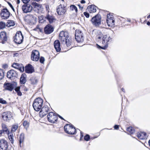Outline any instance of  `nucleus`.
<instances>
[{
  "label": "nucleus",
  "mask_w": 150,
  "mask_h": 150,
  "mask_svg": "<svg viewBox=\"0 0 150 150\" xmlns=\"http://www.w3.org/2000/svg\"><path fill=\"white\" fill-rule=\"evenodd\" d=\"M18 127V125H13L11 127V132H16Z\"/></svg>",
  "instance_id": "34"
},
{
  "label": "nucleus",
  "mask_w": 150,
  "mask_h": 150,
  "mask_svg": "<svg viewBox=\"0 0 150 150\" xmlns=\"http://www.w3.org/2000/svg\"><path fill=\"white\" fill-rule=\"evenodd\" d=\"M146 24L147 25H149V26H150V22L149 21H148L147 23H146Z\"/></svg>",
  "instance_id": "63"
},
{
  "label": "nucleus",
  "mask_w": 150,
  "mask_h": 150,
  "mask_svg": "<svg viewBox=\"0 0 150 150\" xmlns=\"http://www.w3.org/2000/svg\"><path fill=\"white\" fill-rule=\"evenodd\" d=\"M7 3H8V5H9V6H10V7L14 11H15L14 9L13 6L9 2H7Z\"/></svg>",
  "instance_id": "50"
},
{
  "label": "nucleus",
  "mask_w": 150,
  "mask_h": 150,
  "mask_svg": "<svg viewBox=\"0 0 150 150\" xmlns=\"http://www.w3.org/2000/svg\"><path fill=\"white\" fill-rule=\"evenodd\" d=\"M18 76V73L13 69L8 71L7 74V77L11 80H13Z\"/></svg>",
  "instance_id": "9"
},
{
  "label": "nucleus",
  "mask_w": 150,
  "mask_h": 150,
  "mask_svg": "<svg viewBox=\"0 0 150 150\" xmlns=\"http://www.w3.org/2000/svg\"><path fill=\"white\" fill-rule=\"evenodd\" d=\"M83 14L85 17L87 18H88L90 16L89 14L87 12H85L83 13Z\"/></svg>",
  "instance_id": "49"
},
{
  "label": "nucleus",
  "mask_w": 150,
  "mask_h": 150,
  "mask_svg": "<svg viewBox=\"0 0 150 150\" xmlns=\"http://www.w3.org/2000/svg\"><path fill=\"white\" fill-rule=\"evenodd\" d=\"M65 36H66V35L64 31H62L60 32L59 34V37H63Z\"/></svg>",
  "instance_id": "46"
},
{
  "label": "nucleus",
  "mask_w": 150,
  "mask_h": 150,
  "mask_svg": "<svg viewBox=\"0 0 150 150\" xmlns=\"http://www.w3.org/2000/svg\"><path fill=\"white\" fill-rule=\"evenodd\" d=\"M41 109L39 113V115L40 117H43L49 113L50 108L46 104Z\"/></svg>",
  "instance_id": "5"
},
{
  "label": "nucleus",
  "mask_w": 150,
  "mask_h": 150,
  "mask_svg": "<svg viewBox=\"0 0 150 150\" xmlns=\"http://www.w3.org/2000/svg\"><path fill=\"white\" fill-rule=\"evenodd\" d=\"M2 67L4 69H6L8 67V65L6 64H4L3 65Z\"/></svg>",
  "instance_id": "55"
},
{
  "label": "nucleus",
  "mask_w": 150,
  "mask_h": 150,
  "mask_svg": "<svg viewBox=\"0 0 150 150\" xmlns=\"http://www.w3.org/2000/svg\"><path fill=\"white\" fill-rule=\"evenodd\" d=\"M3 120L6 122H9L12 119L13 115L11 112L7 111L3 113L1 116Z\"/></svg>",
  "instance_id": "8"
},
{
  "label": "nucleus",
  "mask_w": 150,
  "mask_h": 150,
  "mask_svg": "<svg viewBox=\"0 0 150 150\" xmlns=\"http://www.w3.org/2000/svg\"><path fill=\"white\" fill-rule=\"evenodd\" d=\"M97 137H92L90 138V139H91V140H93L94 139L96 138Z\"/></svg>",
  "instance_id": "61"
},
{
  "label": "nucleus",
  "mask_w": 150,
  "mask_h": 150,
  "mask_svg": "<svg viewBox=\"0 0 150 150\" xmlns=\"http://www.w3.org/2000/svg\"><path fill=\"white\" fill-rule=\"evenodd\" d=\"M127 130L128 134H133L135 131L134 128L131 126L128 127L127 129Z\"/></svg>",
  "instance_id": "28"
},
{
  "label": "nucleus",
  "mask_w": 150,
  "mask_h": 150,
  "mask_svg": "<svg viewBox=\"0 0 150 150\" xmlns=\"http://www.w3.org/2000/svg\"><path fill=\"white\" fill-rule=\"evenodd\" d=\"M23 126L26 128L28 127L29 125L27 121H25L23 123Z\"/></svg>",
  "instance_id": "47"
},
{
  "label": "nucleus",
  "mask_w": 150,
  "mask_h": 150,
  "mask_svg": "<svg viewBox=\"0 0 150 150\" xmlns=\"http://www.w3.org/2000/svg\"><path fill=\"white\" fill-rule=\"evenodd\" d=\"M110 37L108 36L107 35H104L102 37V43L104 45H107V47L108 46V43Z\"/></svg>",
  "instance_id": "20"
},
{
  "label": "nucleus",
  "mask_w": 150,
  "mask_h": 150,
  "mask_svg": "<svg viewBox=\"0 0 150 150\" xmlns=\"http://www.w3.org/2000/svg\"><path fill=\"white\" fill-rule=\"evenodd\" d=\"M6 26V24L3 22H0V29H2L4 28Z\"/></svg>",
  "instance_id": "41"
},
{
  "label": "nucleus",
  "mask_w": 150,
  "mask_h": 150,
  "mask_svg": "<svg viewBox=\"0 0 150 150\" xmlns=\"http://www.w3.org/2000/svg\"><path fill=\"white\" fill-rule=\"evenodd\" d=\"M30 0H22L23 3L25 4H27L29 2Z\"/></svg>",
  "instance_id": "53"
},
{
  "label": "nucleus",
  "mask_w": 150,
  "mask_h": 150,
  "mask_svg": "<svg viewBox=\"0 0 150 150\" xmlns=\"http://www.w3.org/2000/svg\"><path fill=\"white\" fill-rule=\"evenodd\" d=\"M83 137V133L82 132H80V141H81L82 140V139Z\"/></svg>",
  "instance_id": "51"
},
{
  "label": "nucleus",
  "mask_w": 150,
  "mask_h": 150,
  "mask_svg": "<svg viewBox=\"0 0 150 150\" xmlns=\"http://www.w3.org/2000/svg\"><path fill=\"white\" fill-rule=\"evenodd\" d=\"M8 138L12 144H13L14 142V136L13 133L10 132L7 134Z\"/></svg>",
  "instance_id": "26"
},
{
  "label": "nucleus",
  "mask_w": 150,
  "mask_h": 150,
  "mask_svg": "<svg viewBox=\"0 0 150 150\" xmlns=\"http://www.w3.org/2000/svg\"><path fill=\"white\" fill-rule=\"evenodd\" d=\"M84 139L85 141H88L90 139V136L89 134H86L84 136Z\"/></svg>",
  "instance_id": "42"
},
{
  "label": "nucleus",
  "mask_w": 150,
  "mask_h": 150,
  "mask_svg": "<svg viewBox=\"0 0 150 150\" xmlns=\"http://www.w3.org/2000/svg\"><path fill=\"white\" fill-rule=\"evenodd\" d=\"M2 130L4 132H5L7 134L10 133L8 128L7 127L6 125L4 124H2Z\"/></svg>",
  "instance_id": "30"
},
{
  "label": "nucleus",
  "mask_w": 150,
  "mask_h": 150,
  "mask_svg": "<svg viewBox=\"0 0 150 150\" xmlns=\"http://www.w3.org/2000/svg\"><path fill=\"white\" fill-rule=\"evenodd\" d=\"M27 75L25 73L23 74L20 78V83L21 84H24L26 82Z\"/></svg>",
  "instance_id": "21"
},
{
  "label": "nucleus",
  "mask_w": 150,
  "mask_h": 150,
  "mask_svg": "<svg viewBox=\"0 0 150 150\" xmlns=\"http://www.w3.org/2000/svg\"><path fill=\"white\" fill-rule=\"evenodd\" d=\"M4 70L2 69H0V80H1L4 78Z\"/></svg>",
  "instance_id": "38"
},
{
  "label": "nucleus",
  "mask_w": 150,
  "mask_h": 150,
  "mask_svg": "<svg viewBox=\"0 0 150 150\" xmlns=\"http://www.w3.org/2000/svg\"><path fill=\"white\" fill-rule=\"evenodd\" d=\"M97 7L94 5H92L89 6L87 8L88 11H89L90 13H94L96 11V8Z\"/></svg>",
  "instance_id": "24"
},
{
  "label": "nucleus",
  "mask_w": 150,
  "mask_h": 150,
  "mask_svg": "<svg viewBox=\"0 0 150 150\" xmlns=\"http://www.w3.org/2000/svg\"><path fill=\"white\" fill-rule=\"evenodd\" d=\"M31 58L33 61H38L40 58V53L39 51L37 50H33L32 52Z\"/></svg>",
  "instance_id": "14"
},
{
  "label": "nucleus",
  "mask_w": 150,
  "mask_h": 150,
  "mask_svg": "<svg viewBox=\"0 0 150 150\" xmlns=\"http://www.w3.org/2000/svg\"><path fill=\"white\" fill-rule=\"evenodd\" d=\"M4 132L2 130H0V136Z\"/></svg>",
  "instance_id": "60"
},
{
  "label": "nucleus",
  "mask_w": 150,
  "mask_h": 150,
  "mask_svg": "<svg viewBox=\"0 0 150 150\" xmlns=\"http://www.w3.org/2000/svg\"><path fill=\"white\" fill-rule=\"evenodd\" d=\"M86 3V1L84 0H82L81 1V4H84Z\"/></svg>",
  "instance_id": "58"
},
{
  "label": "nucleus",
  "mask_w": 150,
  "mask_h": 150,
  "mask_svg": "<svg viewBox=\"0 0 150 150\" xmlns=\"http://www.w3.org/2000/svg\"><path fill=\"white\" fill-rule=\"evenodd\" d=\"M0 103L2 104H6V101L3 99L2 98H0Z\"/></svg>",
  "instance_id": "48"
},
{
  "label": "nucleus",
  "mask_w": 150,
  "mask_h": 150,
  "mask_svg": "<svg viewBox=\"0 0 150 150\" xmlns=\"http://www.w3.org/2000/svg\"><path fill=\"white\" fill-rule=\"evenodd\" d=\"M10 13L6 8L3 9L0 12L1 17L2 18L4 19L8 18L10 16Z\"/></svg>",
  "instance_id": "11"
},
{
  "label": "nucleus",
  "mask_w": 150,
  "mask_h": 150,
  "mask_svg": "<svg viewBox=\"0 0 150 150\" xmlns=\"http://www.w3.org/2000/svg\"><path fill=\"white\" fill-rule=\"evenodd\" d=\"M28 89L26 87L24 86H21V91H24V93L28 91Z\"/></svg>",
  "instance_id": "43"
},
{
  "label": "nucleus",
  "mask_w": 150,
  "mask_h": 150,
  "mask_svg": "<svg viewBox=\"0 0 150 150\" xmlns=\"http://www.w3.org/2000/svg\"><path fill=\"white\" fill-rule=\"evenodd\" d=\"M54 48L57 52H59L61 51L60 42L58 40H55L54 43Z\"/></svg>",
  "instance_id": "19"
},
{
  "label": "nucleus",
  "mask_w": 150,
  "mask_h": 150,
  "mask_svg": "<svg viewBox=\"0 0 150 150\" xmlns=\"http://www.w3.org/2000/svg\"><path fill=\"white\" fill-rule=\"evenodd\" d=\"M15 86L14 84L9 82H5L4 84V91H12L14 89Z\"/></svg>",
  "instance_id": "12"
},
{
  "label": "nucleus",
  "mask_w": 150,
  "mask_h": 150,
  "mask_svg": "<svg viewBox=\"0 0 150 150\" xmlns=\"http://www.w3.org/2000/svg\"><path fill=\"white\" fill-rule=\"evenodd\" d=\"M57 117H58L59 118H60L61 120H65L60 115H59L57 114Z\"/></svg>",
  "instance_id": "56"
},
{
  "label": "nucleus",
  "mask_w": 150,
  "mask_h": 150,
  "mask_svg": "<svg viewBox=\"0 0 150 150\" xmlns=\"http://www.w3.org/2000/svg\"><path fill=\"white\" fill-rule=\"evenodd\" d=\"M70 8L71 10L73 11L74 10L76 13L78 11V9L77 7L74 5H72L70 6Z\"/></svg>",
  "instance_id": "37"
},
{
  "label": "nucleus",
  "mask_w": 150,
  "mask_h": 150,
  "mask_svg": "<svg viewBox=\"0 0 150 150\" xmlns=\"http://www.w3.org/2000/svg\"><path fill=\"white\" fill-rule=\"evenodd\" d=\"M18 53H15L14 54H13V57H14L15 56H17L18 55Z\"/></svg>",
  "instance_id": "57"
},
{
  "label": "nucleus",
  "mask_w": 150,
  "mask_h": 150,
  "mask_svg": "<svg viewBox=\"0 0 150 150\" xmlns=\"http://www.w3.org/2000/svg\"><path fill=\"white\" fill-rule=\"evenodd\" d=\"M45 18L48 21L50 24L52 23L55 20L54 16L50 15L48 14H47Z\"/></svg>",
  "instance_id": "22"
},
{
  "label": "nucleus",
  "mask_w": 150,
  "mask_h": 150,
  "mask_svg": "<svg viewBox=\"0 0 150 150\" xmlns=\"http://www.w3.org/2000/svg\"><path fill=\"white\" fill-rule=\"evenodd\" d=\"M114 127L115 129H119V126L118 125H114Z\"/></svg>",
  "instance_id": "54"
},
{
  "label": "nucleus",
  "mask_w": 150,
  "mask_h": 150,
  "mask_svg": "<svg viewBox=\"0 0 150 150\" xmlns=\"http://www.w3.org/2000/svg\"><path fill=\"white\" fill-rule=\"evenodd\" d=\"M54 28L51 25L48 24L46 25L44 28V32L46 34H50L54 31Z\"/></svg>",
  "instance_id": "15"
},
{
  "label": "nucleus",
  "mask_w": 150,
  "mask_h": 150,
  "mask_svg": "<svg viewBox=\"0 0 150 150\" xmlns=\"http://www.w3.org/2000/svg\"><path fill=\"white\" fill-rule=\"evenodd\" d=\"M15 23L14 21L13 20H9L6 23V26L8 27L12 26H13L15 25Z\"/></svg>",
  "instance_id": "31"
},
{
  "label": "nucleus",
  "mask_w": 150,
  "mask_h": 150,
  "mask_svg": "<svg viewBox=\"0 0 150 150\" xmlns=\"http://www.w3.org/2000/svg\"><path fill=\"white\" fill-rule=\"evenodd\" d=\"M101 16L100 14H98L91 18V21L93 25L96 27H98L101 24Z\"/></svg>",
  "instance_id": "2"
},
{
  "label": "nucleus",
  "mask_w": 150,
  "mask_h": 150,
  "mask_svg": "<svg viewBox=\"0 0 150 150\" xmlns=\"http://www.w3.org/2000/svg\"><path fill=\"white\" fill-rule=\"evenodd\" d=\"M47 119L50 123H54L57 121L58 119L57 113H55L52 112H49L47 115Z\"/></svg>",
  "instance_id": "4"
},
{
  "label": "nucleus",
  "mask_w": 150,
  "mask_h": 150,
  "mask_svg": "<svg viewBox=\"0 0 150 150\" xmlns=\"http://www.w3.org/2000/svg\"><path fill=\"white\" fill-rule=\"evenodd\" d=\"M32 4L34 7L36 8L37 9H39L41 8V5L35 2H32Z\"/></svg>",
  "instance_id": "33"
},
{
  "label": "nucleus",
  "mask_w": 150,
  "mask_h": 150,
  "mask_svg": "<svg viewBox=\"0 0 150 150\" xmlns=\"http://www.w3.org/2000/svg\"><path fill=\"white\" fill-rule=\"evenodd\" d=\"M7 148V142L3 139L0 140V150H6Z\"/></svg>",
  "instance_id": "17"
},
{
  "label": "nucleus",
  "mask_w": 150,
  "mask_h": 150,
  "mask_svg": "<svg viewBox=\"0 0 150 150\" xmlns=\"http://www.w3.org/2000/svg\"><path fill=\"white\" fill-rule=\"evenodd\" d=\"M137 136L138 138L140 139H144L146 137V134L144 132H140L137 134Z\"/></svg>",
  "instance_id": "25"
},
{
  "label": "nucleus",
  "mask_w": 150,
  "mask_h": 150,
  "mask_svg": "<svg viewBox=\"0 0 150 150\" xmlns=\"http://www.w3.org/2000/svg\"><path fill=\"white\" fill-rule=\"evenodd\" d=\"M43 104L42 99L40 98H38L34 100L33 104V106L35 110L38 111L41 110Z\"/></svg>",
  "instance_id": "1"
},
{
  "label": "nucleus",
  "mask_w": 150,
  "mask_h": 150,
  "mask_svg": "<svg viewBox=\"0 0 150 150\" xmlns=\"http://www.w3.org/2000/svg\"><path fill=\"white\" fill-rule=\"evenodd\" d=\"M39 28H40L39 27V26L38 25L36 26V28L34 29V30H37V29H38Z\"/></svg>",
  "instance_id": "62"
},
{
  "label": "nucleus",
  "mask_w": 150,
  "mask_h": 150,
  "mask_svg": "<svg viewBox=\"0 0 150 150\" xmlns=\"http://www.w3.org/2000/svg\"><path fill=\"white\" fill-rule=\"evenodd\" d=\"M31 84L34 85L36 84L38 82L37 79L33 77L30 79Z\"/></svg>",
  "instance_id": "35"
},
{
  "label": "nucleus",
  "mask_w": 150,
  "mask_h": 150,
  "mask_svg": "<svg viewBox=\"0 0 150 150\" xmlns=\"http://www.w3.org/2000/svg\"><path fill=\"white\" fill-rule=\"evenodd\" d=\"M96 47L97 48L99 49H102L103 50H105L107 47V45H104L103 46H100L98 44H96Z\"/></svg>",
  "instance_id": "36"
},
{
  "label": "nucleus",
  "mask_w": 150,
  "mask_h": 150,
  "mask_svg": "<svg viewBox=\"0 0 150 150\" xmlns=\"http://www.w3.org/2000/svg\"><path fill=\"white\" fill-rule=\"evenodd\" d=\"M14 90L16 92L18 96H21L22 93L21 91V87L19 86L14 87Z\"/></svg>",
  "instance_id": "27"
},
{
  "label": "nucleus",
  "mask_w": 150,
  "mask_h": 150,
  "mask_svg": "<svg viewBox=\"0 0 150 150\" xmlns=\"http://www.w3.org/2000/svg\"><path fill=\"white\" fill-rule=\"evenodd\" d=\"M67 11L66 6L60 4L57 8V12L59 15H63Z\"/></svg>",
  "instance_id": "13"
},
{
  "label": "nucleus",
  "mask_w": 150,
  "mask_h": 150,
  "mask_svg": "<svg viewBox=\"0 0 150 150\" xmlns=\"http://www.w3.org/2000/svg\"><path fill=\"white\" fill-rule=\"evenodd\" d=\"M34 71L33 67L30 64H28L25 67V71L26 73L31 74Z\"/></svg>",
  "instance_id": "18"
},
{
  "label": "nucleus",
  "mask_w": 150,
  "mask_h": 150,
  "mask_svg": "<svg viewBox=\"0 0 150 150\" xmlns=\"http://www.w3.org/2000/svg\"><path fill=\"white\" fill-rule=\"evenodd\" d=\"M23 36L21 31L17 32L14 38L13 41L17 44H20L23 41Z\"/></svg>",
  "instance_id": "6"
},
{
  "label": "nucleus",
  "mask_w": 150,
  "mask_h": 150,
  "mask_svg": "<svg viewBox=\"0 0 150 150\" xmlns=\"http://www.w3.org/2000/svg\"><path fill=\"white\" fill-rule=\"evenodd\" d=\"M64 129L65 132L69 134H74L76 132V129L72 125L67 124L64 127Z\"/></svg>",
  "instance_id": "3"
},
{
  "label": "nucleus",
  "mask_w": 150,
  "mask_h": 150,
  "mask_svg": "<svg viewBox=\"0 0 150 150\" xmlns=\"http://www.w3.org/2000/svg\"><path fill=\"white\" fill-rule=\"evenodd\" d=\"M75 39L78 42H81L84 40V37L82 32L76 30L75 31Z\"/></svg>",
  "instance_id": "7"
},
{
  "label": "nucleus",
  "mask_w": 150,
  "mask_h": 150,
  "mask_svg": "<svg viewBox=\"0 0 150 150\" xmlns=\"http://www.w3.org/2000/svg\"><path fill=\"white\" fill-rule=\"evenodd\" d=\"M67 35L63 37H59V39L62 42V44L65 41L66 39H67Z\"/></svg>",
  "instance_id": "40"
},
{
  "label": "nucleus",
  "mask_w": 150,
  "mask_h": 150,
  "mask_svg": "<svg viewBox=\"0 0 150 150\" xmlns=\"http://www.w3.org/2000/svg\"><path fill=\"white\" fill-rule=\"evenodd\" d=\"M24 133H22L20 135L19 137V143H21L24 140Z\"/></svg>",
  "instance_id": "32"
},
{
  "label": "nucleus",
  "mask_w": 150,
  "mask_h": 150,
  "mask_svg": "<svg viewBox=\"0 0 150 150\" xmlns=\"http://www.w3.org/2000/svg\"><path fill=\"white\" fill-rule=\"evenodd\" d=\"M101 37L99 36H96V40L97 41H99L101 40Z\"/></svg>",
  "instance_id": "52"
},
{
  "label": "nucleus",
  "mask_w": 150,
  "mask_h": 150,
  "mask_svg": "<svg viewBox=\"0 0 150 150\" xmlns=\"http://www.w3.org/2000/svg\"><path fill=\"white\" fill-rule=\"evenodd\" d=\"M40 60L39 61L40 63L41 64H43L45 60L44 58L43 57H41L40 58H39Z\"/></svg>",
  "instance_id": "45"
},
{
  "label": "nucleus",
  "mask_w": 150,
  "mask_h": 150,
  "mask_svg": "<svg viewBox=\"0 0 150 150\" xmlns=\"http://www.w3.org/2000/svg\"><path fill=\"white\" fill-rule=\"evenodd\" d=\"M0 38L2 40V43H4L3 41H6L7 40L6 33L5 32H1L0 33Z\"/></svg>",
  "instance_id": "23"
},
{
  "label": "nucleus",
  "mask_w": 150,
  "mask_h": 150,
  "mask_svg": "<svg viewBox=\"0 0 150 150\" xmlns=\"http://www.w3.org/2000/svg\"><path fill=\"white\" fill-rule=\"evenodd\" d=\"M71 39L69 38L68 35H67V39H66L65 43L67 47L70 46L71 43Z\"/></svg>",
  "instance_id": "29"
},
{
  "label": "nucleus",
  "mask_w": 150,
  "mask_h": 150,
  "mask_svg": "<svg viewBox=\"0 0 150 150\" xmlns=\"http://www.w3.org/2000/svg\"><path fill=\"white\" fill-rule=\"evenodd\" d=\"M33 7L29 4H25L22 6V11L24 13H27L31 11Z\"/></svg>",
  "instance_id": "16"
},
{
  "label": "nucleus",
  "mask_w": 150,
  "mask_h": 150,
  "mask_svg": "<svg viewBox=\"0 0 150 150\" xmlns=\"http://www.w3.org/2000/svg\"><path fill=\"white\" fill-rule=\"evenodd\" d=\"M78 6H79L80 9H81V10L83 8V7H81L80 4H79L78 5Z\"/></svg>",
  "instance_id": "59"
},
{
  "label": "nucleus",
  "mask_w": 150,
  "mask_h": 150,
  "mask_svg": "<svg viewBox=\"0 0 150 150\" xmlns=\"http://www.w3.org/2000/svg\"><path fill=\"white\" fill-rule=\"evenodd\" d=\"M107 18L106 22L108 26L111 27L114 26L115 25V19L113 16L108 14L107 15Z\"/></svg>",
  "instance_id": "10"
},
{
  "label": "nucleus",
  "mask_w": 150,
  "mask_h": 150,
  "mask_svg": "<svg viewBox=\"0 0 150 150\" xmlns=\"http://www.w3.org/2000/svg\"><path fill=\"white\" fill-rule=\"evenodd\" d=\"M38 30H39V31L40 32H42V29H41V28H39Z\"/></svg>",
  "instance_id": "64"
},
{
  "label": "nucleus",
  "mask_w": 150,
  "mask_h": 150,
  "mask_svg": "<svg viewBox=\"0 0 150 150\" xmlns=\"http://www.w3.org/2000/svg\"><path fill=\"white\" fill-rule=\"evenodd\" d=\"M17 69L21 72H23L24 71V68L22 64H20Z\"/></svg>",
  "instance_id": "39"
},
{
  "label": "nucleus",
  "mask_w": 150,
  "mask_h": 150,
  "mask_svg": "<svg viewBox=\"0 0 150 150\" xmlns=\"http://www.w3.org/2000/svg\"><path fill=\"white\" fill-rule=\"evenodd\" d=\"M20 64L18 63H13L12 64V66L14 68L17 69L18 67H19V66H20Z\"/></svg>",
  "instance_id": "44"
}]
</instances>
